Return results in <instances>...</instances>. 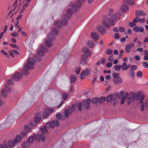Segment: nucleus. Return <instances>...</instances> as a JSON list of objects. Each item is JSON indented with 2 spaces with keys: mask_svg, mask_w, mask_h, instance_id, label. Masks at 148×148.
<instances>
[{
  "mask_svg": "<svg viewBox=\"0 0 148 148\" xmlns=\"http://www.w3.org/2000/svg\"><path fill=\"white\" fill-rule=\"evenodd\" d=\"M36 123L34 121H31L29 122V124L32 126H34L36 125Z\"/></svg>",
  "mask_w": 148,
  "mask_h": 148,
  "instance_id": "obj_58",
  "label": "nucleus"
},
{
  "mask_svg": "<svg viewBox=\"0 0 148 148\" xmlns=\"http://www.w3.org/2000/svg\"><path fill=\"white\" fill-rule=\"evenodd\" d=\"M73 13V12L71 8L68 9L66 11V17L69 19L71 17V15Z\"/></svg>",
  "mask_w": 148,
  "mask_h": 148,
  "instance_id": "obj_16",
  "label": "nucleus"
},
{
  "mask_svg": "<svg viewBox=\"0 0 148 148\" xmlns=\"http://www.w3.org/2000/svg\"><path fill=\"white\" fill-rule=\"evenodd\" d=\"M134 30L136 32H143L144 31V29L143 27H139L138 26H136L134 28Z\"/></svg>",
  "mask_w": 148,
  "mask_h": 148,
  "instance_id": "obj_19",
  "label": "nucleus"
},
{
  "mask_svg": "<svg viewBox=\"0 0 148 148\" xmlns=\"http://www.w3.org/2000/svg\"><path fill=\"white\" fill-rule=\"evenodd\" d=\"M21 137L19 135H17L16 136V138L14 139V141L15 143H19L21 142L22 140Z\"/></svg>",
  "mask_w": 148,
  "mask_h": 148,
  "instance_id": "obj_20",
  "label": "nucleus"
},
{
  "mask_svg": "<svg viewBox=\"0 0 148 148\" xmlns=\"http://www.w3.org/2000/svg\"><path fill=\"white\" fill-rule=\"evenodd\" d=\"M49 115V113L48 112H44L43 113L42 117L43 118H45Z\"/></svg>",
  "mask_w": 148,
  "mask_h": 148,
  "instance_id": "obj_43",
  "label": "nucleus"
},
{
  "mask_svg": "<svg viewBox=\"0 0 148 148\" xmlns=\"http://www.w3.org/2000/svg\"><path fill=\"white\" fill-rule=\"evenodd\" d=\"M128 96V93L127 92L125 93L123 97L122 98V99L121 101V104H123L124 103L125 98H127Z\"/></svg>",
  "mask_w": 148,
  "mask_h": 148,
  "instance_id": "obj_25",
  "label": "nucleus"
},
{
  "mask_svg": "<svg viewBox=\"0 0 148 148\" xmlns=\"http://www.w3.org/2000/svg\"><path fill=\"white\" fill-rule=\"evenodd\" d=\"M137 68V66L135 65H132L131 66V70L134 71Z\"/></svg>",
  "mask_w": 148,
  "mask_h": 148,
  "instance_id": "obj_50",
  "label": "nucleus"
},
{
  "mask_svg": "<svg viewBox=\"0 0 148 148\" xmlns=\"http://www.w3.org/2000/svg\"><path fill=\"white\" fill-rule=\"evenodd\" d=\"M55 26L58 27L60 28L61 27V24L60 23V21H57L54 24Z\"/></svg>",
  "mask_w": 148,
  "mask_h": 148,
  "instance_id": "obj_38",
  "label": "nucleus"
},
{
  "mask_svg": "<svg viewBox=\"0 0 148 148\" xmlns=\"http://www.w3.org/2000/svg\"><path fill=\"white\" fill-rule=\"evenodd\" d=\"M47 111L48 112V113H51L54 110V109L52 108H47L46 109Z\"/></svg>",
  "mask_w": 148,
  "mask_h": 148,
  "instance_id": "obj_45",
  "label": "nucleus"
},
{
  "mask_svg": "<svg viewBox=\"0 0 148 148\" xmlns=\"http://www.w3.org/2000/svg\"><path fill=\"white\" fill-rule=\"evenodd\" d=\"M48 51L47 48L44 45L40 46V49L38 51V53L40 56H43L45 52Z\"/></svg>",
  "mask_w": 148,
  "mask_h": 148,
  "instance_id": "obj_6",
  "label": "nucleus"
},
{
  "mask_svg": "<svg viewBox=\"0 0 148 148\" xmlns=\"http://www.w3.org/2000/svg\"><path fill=\"white\" fill-rule=\"evenodd\" d=\"M136 16H145L146 15V14L144 12V11L142 10H138L136 11L135 12Z\"/></svg>",
  "mask_w": 148,
  "mask_h": 148,
  "instance_id": "obj_15",
  "label": "nucleus"
},
{
  "mask_svg": "<svg viewBox=\"0 0 148 148\" xmlns=\"http://www.w3.org/2000/svg\"><path fill=\"white\" fill-rule=\"evenodd\" d=\"M111 78V76L110 75H108L105 77V79L107 80H110Z\"/></svg>",
  "mask_w": 148,
  "mask_h": 148,
  "instance_id": "obj_53",
  "label": "nucleus"
},
{
  "mask_svg": "<svg viewBox=\"0 0 148 148\" xmlns=\"http://www.w3.org/2000/svg\"><path fill=\"white\" fill-rule=\"evenodd\" d=\"M132 95L131 94V95H129V96L128 97V99H127V103L128 105H129L131 103V102L132 100Z\"/></svg>",
  "mask_w": 148,
  "mask_h": 148,
  "instance_id": "obj_39",
  "label": "nucleus"
},
{
  "mask_svg": "<svg viewBox=\"0 0 148 148\" xmlns=\"http://www.w3.org/2000/svg\"><path fill=\"white\" fill-rule=\"evenodd\" d=\"M87 45L89 47L92 48L94 45V42L90 40L87 42Z\"/></svg>",
  "mask_w": 148,
  "mask_h": 148,
  "instance_id": "obj_26",
  "label": "nucleus"
},
{
  "mask_svg": "<svg viewBox=\"0 0 148 148\" xmlns=\"http://www.w3.org/2000/svg\"><path fill=\"white\" fill-rule=\"evenodd\" d=\"M82 51L85 53H88L89 51V49L87 47H84L82 49Z\"/></svg>",
  "mask_w": 148,
  "mask_h": 148,
  "instance_id": "obj_40",
  "label": "nucleus"
},
{
  "mask_svg": "<svg viewBox=\"0 0 148 148\" xmlns=\"http://www.w3.org/2000/svg\"><path fill=\"white\" fill-rule=\"evenodd\" d=\"M138 17L136 16L135 17V18L133 20V22L134 23H136L138 21Z\"/></svg>",
  "mask_w": 148,
  "mask_h": 148,
  "instance_id": "obj_61",
  "label": "nucleus"
},
{
  "mask_svg": "<svg viewBox=\"0 0 148 148\" xmlns=\"http://www.w3.org/2000/svg\"><path fill=\"white\" fill-rule=\"evenodd\" d=\"M126 3H128L130 5H133L134 3V1L135 0H125Z\"/></svg>",
  "mask_w": 148,
  "mask_h": 148,
  "instance_id": "obj_31",
  "label": "nucleus"
},
{
  "mask_svg": "<svg viewBox=\"0 0 148 148\" xmlns=\"http://www.w3.org/2000/svg\"><path fill=\"white\" fill-rule=\"evenodd\" d=\"M112 52L111 49H108L106 51V53L108 55H110L112 53Z\"/></svg>",
  "mask_w": 148,
  "mask_h": 148,
  "instance_id": "obj_51",
  "label": "nucleus"
},
{
  "mask_svg": "<svg viewBox=\"0 0 148 148\" xmlns=\"http://www.w3.org/2000/svg\"><path fill=\"white\" fill-rule=\"evenodd\" d=\"M88 56L85 54H82L81 56V60H80V63L83 65H84L86 64V60L87 59Z\"/></svg>",
  "mask_w": 148,
  "mask_h": 148,
  "instance_id": "obj_11",
  "label": "nucleus"
},
{
  "mask_svg": "<svg viewBox=\"0 0 148 148\" xmlns=\"http://www.w3.org/2000/svg\"><path fill=\"white\" fill-rule=\"evenodd\" d=\"M101 64H104L106 62V60L104 58H102L100 60Z\"/></svg>",
  "mask_w": 148,
  "mask_h": 148,
  "instance_id": "obj_56",
  "label": "nucleus"
},
{
  "mask_svg": "<svg viewBox=\"0 0 148 148\" xmlns=\"http://www.w3.org/2000/svg\"><path fill=\"white\" fill-rule=\"evenodd\" d=\"M114 37L115 38L117 39L119 38L120 37V36L119 35V34L117 33H116L114 36Z\"/></svg>",
  "mask_w": 148,
  "mask_h": 148,
  "instance_id": "obj_57",
  "label": "nucleus"
},
{
  "mask_svg": "<svg viewBox=\"0 0 148 148\" xmlns=\"http://www.w3.org/2000/svg\"><path fill=\"white\" fill-rule=\"evenodd\" d=\"M35 138V135H32L30 136L28 139V140L27 141V142H28L29 143H29H32Z\"/></svg>",
  "mask_w": 148,
  "mask_h": 148,
  "instance_id": "obj_24",
  "label": "nucleus"
},
{
  "mask_svg": "<svg viewBox=\"0 0 148 148\" xmlns=\"http://www.w3.org/2000/svg\"><path fill=\"white\" fill-rule=\"evenodd\" d=\"M35 63V61L33 58H29L27 63H26L23 66V69L21 71L22 73L25 75L29 74V72L28 70L34 68Z\"/></svg>",
  "mask_w": 148,
  "mask_h": 148,
  "instance_id": "obj_3",
  "label": "nucleus"
},
{
  "mask_svg": "<svg viewBox=\"0 0 148 148\" xmlns=\"http://www.w3.org/2000/svg\"><path fill=\"white\" fill-rule=\"evenodd\" d=\"M60 124L59 121L56 120L55 121H53L51 122H48L43 128H40L38 134L36 135V138L37 140L40 142L41 140L44 141L45 140V137L44 136L45 132H47V130L46 129V127L47 128H53L55 126H58Z\"/></svg>",
  "mask_w": 148,
  "mask_h": 148,
  "instance_id": "obj_1",
  "label": "nucleus"
},
{
  "mask_svg": "<svg viewBox=\"0 0 148 148\" xmlns=\"http://www.w3.org/2000/svg\"><path fill=\"white\" fill-rule=\"evenodd\" d=\"M129 25L131 27L134 26L136 25V23L133 22H130L129 23Z\"/></svg>",
  "mask_w": 148,
  "mask_h": 148,
  "instance_id": "obj_54",
  "label": "nucleus"
},
{
  "mask_svg": "<svg viewBox=\"0 0 148 148\" xmlns=\"http://www.w3.org/2000/svg\"><path fill=\"white\" fill-rule=\"evenodd\" d=\"M98 101V98L97 97L94 98L92 100V103H93L95 104Z\"/></svg>",
  "mask_w": 148,
  "mask_h": 148,
  "instance_id": "obj_44",
  "label": "nucleus"
},
{
  "mask_svg": "<svg viewBox=\"0 0 148 148\" xmlns=\"http://www.w3.org/2000/svg\"><path fill=\"white\" fill-rule=\"evenodd\" d=\"M8 146H7V145H5L1 144L0 145V148H8Z\"/></svg>",
  "mask_w": 148,
  "mask_h": 148,
  "instance_id": "obj_64",
  "label": "nucleus"
},
{
  "mask_svg": "<svg viewBox=\"0 0 148 148\" xmlns=\"http://www.w3.org/2000/svg\"><path fill=\"white\" fill-rule=\"evenodd\" d=\"M120 16V13H115L109 14L108 16H105L103 18L102 24L106 28H109L110 25L112 26L114 25V21L119 19Z\"/></svg>",
  "mask_w": 148,
  "mask_h": 148,
  "instance_id": "obj_2",
  "label": "nucleus"
},
{
  "mask_svg": "<svg viewBox=\"0 0 148 148\" xmlns=\"http://www.w3.org/2000/svg\"><path fill=\"white\" fill-rule=\"evenodd\" d=\"M143 73L140 71H139L137 73L136 75L138 77H142Z\"/></svg>",
  "mask_w": 148,
  "mask_h": 148,
  "instance_id": "obj_52",
  "label": "nucleus"
},
{
  "mask_svg": "<svg viewBox=\"0 0 148 148\" xmlns=\"http://www.w3.org/2000/svg\"><path fill=\"white\" fill-rule=\"evenodd\" d=\"M91 36L93 40H98L99 38V34L96 32H93L91 34Z\"/></svg>",
  "mask_w": 148,
  "mask_h": 148,
  "instance_id": "obj_13",
  "label": "nucleus"
},
{
  "mask_svg": "<svg viewBox=\"0 0 148 148\" xmlns=\"http://www.w3.org/2000/svg\"><path fill=\"white\" fill-rule=\"evenodd\" d=\"M108 60L110 62H112L113 61L114 59L112 56H109L108 59Z\"/></svg>",
  "mask_w": 148,
  "mask_h": 148,
  "instance_id": "obj_62",
  "label": "nucleus"
},
{
  "mask_svg": "<svg viewBox=\"0 0 148 148\" xmlns=\"http://www.w3.org/2000/svg\"><path fill=\"white\" fill-rule=\"evenodd\" d=\"M121 67V65L118 66L117 65H116L114 66V68L116 71L119 72L120 70Z\"/></svg>",
  "mask_w": 148,
  "mask_h": 148,
  "instance_id": "obj_30",
  "label": "nucleus"
},
{
  "mask_svg": "<svg viewBox=\"0 0 148 148\" xmlns=\"http://www.w3.org/2000/svg\"><path fill=\"white\" fill-rule=\"evenodd\" d=\"M29 143L28 142H26L25 143H24L23 145L22 148H27L26 146H27V147H28L29 146Z\"/></svg>",
  "mask_w": 148,
  "mask_h": 148,
  "instance_id": "obj_46",
  "label": "nucleus"
},
{
  "mask_svg": "<svg viewBox=\"0 0 148 148\" xmlns=\"http://www.w3.org/2000/svg\"><path fill=\"white\" fill-rule=\"evenodd\" d=\"M55 39V37L52 36L51 34H49L45 41V45L48 47H51L53 45V41Z\"/></svg>",
  "mask_w": 148,
  "mask_h": 148,
  "instance_id": "obj_4",
  "label": "nucleus"
},
{
  "mask_svg": "<svg viewBox=\"0 0 148 148\" xmlns=\"http://www.w3.org/2000/svg\"><path fill=\"white\" fill-rule=\"evenodd\" d=\"M81 3L79 0H77L76 1V3L73 5L72 7L74 10L76 11L78 10L81 7Z\"/></svg>",
  "mask_w": 148,
  "mask_h": 148,
  "instance_id": "obj_8",
  "label": "nucleus"
},
{
  "mask_svg": "<svg viewBox=\"0 0 148 148\" xmlns=\"http://www.w3.org/2000/svg\"><path fill=\"white\" fill-rule=\"evenodd\" d=\"M97 29L101 34H104L106 32L104 27L101 25L98 26Z\"/></svg>",
  "mask_w": 148,
  "mask_h": 148,
  "instance_id": "obj_18",
  "label": "nucleus"
},
{
  "mask_svg": "<svg viewBox=\"0 0 148 148\" xmlns=\"http://www.w3.org/2000/svg\"><path fill=\"white\" fill-rule=\"evenodd\" d=\"M124 94V91H122L120 92L118 94V97L119 99H121L124 96H123Z\"/></svg>",
  "mask_w": 148,
  "mask_h": 148,
  "instance_id": "obj_35",
  "label": "nucleus"
},
{
  "mask_svg": "<svg viewBox=\"0 0 148 148\" xmlns=\"http://www.w3.org/2000/svg\"><path fill=\"white\" fill-rule=\"evenodd\" d=\"M69 111L68 110L66 109L65 111V114L66 117H68L69 116Z\"/></svg>",
  "mask_w": 148,
  "mask_h": 148,
  "instance_id": "obj_49",
  "label": "nucleus"
},
{
  "mask_svg": "<svg viewBox=\"0 0 148 148\" xmlns=\"http://www.w3.org/2000/svg\"><path fill=\"white\" fill-rule=\"evenodd\" d=\"M134 44L132 43L127 44L125 47V51L127 53H129L131 50L132 48L134 47Z\"/></svg>",
  "mask_w": 148,
  "mask_h": 148,
  "instance_id": "obj_10",
  "label": "nucleus"
},
{
  "mask_svg": "<svg viewBox=\"0 0 148 148\" xmlns=\"http://www.w3.org/2000/svg\"><path fill=\"white\" fill-rule=\"evenodd\" d=\"M58 30L55 28H53L51 31V33L50 34H52V36H53L55 37V36L58 33Z\"/></svg>",
  "mask_w": 148,
  "mask_h": 148,
  "instance_id": "obj_23",
  "label": "nucleus"
},
{
  "mask_svg": "<svg viewBox=\"0 0 148 148\" xmlns=\"http://www.w3.org/2000/svg\"><path fill=\"white\" fill-rule=\"evenodd\" d=\"M122 69L123 70H126L127 69V64L126 62H123L122 65Z\"/></svg>",
  "mask_w": 148,
  "mask_h": 148,
  "instance_id": "obj_34",
  "label": "nucleus"
},
{
  "mask_svg": "<svg viewBox=\"0 0 148 148\" xmlns=\"http://www.w3.org/2000/svg\"><path fill=\"white\" fill-rule=\"evenodd\" d=\"M114 97H113L112 95H110L108 96L106 98V101L108 102H110L112 99L114 100Z\"/></svg>",
  "mask_w": 148,
  "mask_h": 148,
  "instance_id": "obj_29",
  "label": "nucleus"
},
{
  "mask_svg": "<svg viewBox=\"0 0 148 148\" xmlns=\"http://www.w3.org/2000/svg\"><path fill=\"white\" fill-rule=\"evenodd\" d=\"M14 141L12 140H9L8 142V146L10 148H11L13 147L15 145V144Z\"/></svg>",
  "mask_w": 148,
  "mask_h": 148,
  "instance_id": "obj_22",
  "label": "nucleus"
},
{
  "mask_svg": "<svg viewBox=\"0 0 148 148\" xmlns=\"http://www.w3.org/2000/svg\"><path fill=\"white\" fill-rule=\"evenodd\" d=\"M112 76L113 77V81L114 84H117L122 83L123 79L119 76V73H114L112 75Z\"/></svg>",
  "mask_w": 148,
  "mask_h": 148,
  "instance_id": "obj_5",
  "label": "nucleus"
},
{
  "mask_svg": "<svg viewBox=\"0 0 148 148\" xmlns=\"http://www.w3.org/2000/svg\"><path fill=\"white\" fill-rule=\"evenodd\" d=\"M90 72V70L88 69H86L84 71H83L81 73V78L83 79V77L84 76H87L88 75Z\"/></svg>",
  "mask_w": 148,
  "mask_h": 148,
  "instance_id": "obj_14",
  "label": "nucleus"
},
{
  "mask_svg": "<svg viewBox=\"0 0 148 148\" xmlns=\"http://www.w3.org/2000/svg\"><path fill=\"white\" fill-rule=\"evenodd\" d=\"M56 117L58 119L60 120L61 118V114L60 113H59L56 115Z\"/></svg>",
  "mask_w": 148,
  "mask_h": 148,
  "instance_id": "obj_59",
  "label": "nucleus"
},
{
  "mask_svg": "<svg viewBox=\"0 0 148 148\" xmlns=\"http://www.w3.org/2000/svg\"><path fill=\"white\" fill-rule=\"evenodd\" d=\"M63 98L64 100H65L68 98V94L66 93H64L63 94Z\"/></svg>",
  "mask_w": 148,
  "mask_h": 148,
  "instance_id": "obj_47",
  "label": "nucleus"
},
{
  "mask_svg": "<svg viewBox=\"0 0 148 148\" xmlns=\"http://www.w3.org/2000/svg\"><path fill=\"white\" fill-rule=\"evenodd\" d=\"M7 82V84H5V87L7 89H8V92H10V89L8 86V85H14V82L13 81H12V80L9 79L8 80V81Z\"/></svg>",
  "mask_w": 148,
  "mask_h": 148,
  "instance_id": "obj_12",
  "label": "nucleus"
},
{
  "mask_svg": "<svg viewBox=\"0 0 148 148\" xmlns=\"http://www.w3.org/2000/svg\"><path fill=\"white\" fill-rule=\"evenodd\" d=\"M138 21L139 22L143 23L145 22V19L144 18H140L138 19Z\"/></svg>",
  "mask_w": 148,
  "mask_h": 148,
  "instance_id": "obj_55",
  "label": "nucleus"
},
{
  "mask_svg": "<svg viewBox=\"0 0 148 148\" xmlns=\"http://www.w3.org/2000/svg\"><path fill=\"white\" fill-rule=\"evenodd\" d=\"M60 22L61 25L64 26H65L68 23L67 20L66 19H63Z\"/></svg>",
  "mask_w": 148,
  "mask_h": 148,
  "instance_id": "obj_28",
  "label": "nucleus"
},
{
  "mask_svg": "<svg viewBox=\"0 0 148 148\" xmlns=\"http://www.w3.org/2000/svg\"><path fill=\"white\" fill-rule=\"evenodd\" d=\"M143 66L145 67L148 68V64L146 62H145L143 63Z\"/></svg>",
  "mask_w": 148,
  "mask_h": 148,
  "instance_id": "obj_60",
  "label": "nucleus"
},
{
  "mask_svg": "<svg viewBox=\"0 0 148 148\" xmlns=\"http://www.w3.org/2000/svg\"><path fill=\"white\" fill-rule=\"evenodd\" d=\"M25 131L27 132H29L31 129V127L28 125H26L24 127Z\"/></svg>",
  "mask_w": 148,
  "mask_h": 148,
  "instance_id": "obj_36",
  "label": "nucleus"
},
{
  "mask_svg": "<svg viewBox=\"0 0 148 148\" xmlns=\"http://www.w3.org/2000/svg\"><path fill=\"white\" fill-rule=\"evenodd\" d=\"M128 8L127 6L124 4L122 5L121 7V11L123 12H127Z\"/></svg>",
  "mask_w": 148,
  "mask_h": 148,
  "instance_id": "obj_21",
  "label": "nucleus"
},
{
  "mask_svg": "<svg viewBox=\"0 0 148 148\" xmlns=\"http://www.w3.org/2000/svg\"><path fill=\"white\" fill-rule=\"evenodd\" d=\"M142 91H139L137 95H136V99L138 100H140V103H142L145 97V95L144 94H142Z\"/></svg>",
  "mask_w": 148,
  "mask_h": 148,
  "instance_id": "obj_7",
  "label": "nucleus"
},
{
  "mask_svg": "<svg viewBox=\"0 0 148 148\" xmlns=\"http://www.w3.org/2000/svg\"><path fill=\"white\" fill-rule=\"evenodd\" d=\"M75 106L73 105H72L71 107H69V111L70 114H71L75 111Z\"/></svg>",
  "mask_w": 148,
  "mask_h": 148,
  "instance_id": "obj_27",
  "label": "nucleus"
},
{
  "mask_svg": "<svg viewBox=\"0 0 148 148\" xmlns=\"http://www.w3.org/2000/svg\"><path fill=\"white\" fill-rule=\"evenodd\" d=\"M112 63H110V62H109V63H108L106 64V66L108 68H109V67H111L112 66Z\"/></svg>",
  "mask_w": 148,
  "mask_h": 148,
  "instance_id": "obj_63",
  "label": "nucleus"
},
{
  "mask_svg": "<svg viewBox=\"0 0 148 148\" xmlns=\"http://www.w3.org/2000/svg\"><path fill=\"white\" fill-rule=\"evenodd\" d=\"M77 79V76L75 75H73L71 76V81L72 83H74Z\"/></svg>",
  "mask_w": 148,
  "mask_h": 148,
  "instance_id": "obj_33",
  "label": "nucleus"
},
{
  "mask_svg": "<svg viewBox=\"0 0 148 148\" xmlns=\"http://www.w3.org/2000/svg\"><path fill=\"white\" fill-rule=\"evenodd\" d=\"M106 99L105 97H101L99 99H98V102L102 104L105 101Z\"/></svg>",
  "mask_w": 148,
  "mask_h": 148,
  "instance_id": "obj_37",
  "label": "nucleus"
},
{
  "mask_svg": "<svg viewBox=\"0 0 148 148\" xmlns=\"http://www.w3.org/2000/svg\"><path fill=\"white\" fill-rule=\"evenodd\" d=\"M81 69V68L80 67H76L75 69V71L76 73L78 75L79 74Z\"/></svg>",
  "mask_w": 148,
  "mask_h": 148,
  "instance_id": "obj_42",
  "label": "nucleus"
},
{
  "mask_svg": "<svg viewBox=\"0 0 148 148\" xmlns=\"http://www.w3.org/2000/svg\"><path fill=\"white\" fill-rule=\"evenodd\" d=\"M11 35L14 37H16L19 35L18 34L15 32H14L13 33H11Z\"/></svg>",
  "mask_w": 148,
  "mask_h": 148,
  "instance_id": "obj_48",
  "label": "nucleus"
},
{
  "mask_svg": "<svg viewBox=\"0 0 148 148\" xmlns=\"http://www.w3.org/2000/svg\"><path fill=\"white\" fill-rule=\"evenodd\" d=\"M22 77V75L20 74L18 72H17L16 73L14 76H12V79L18 81L20 79H21Z\"/></svg>",
  "mask_w": 148,
  "mask_h": 148,
  "instance_id": "obj_9",
  "label": "nucleus"
},
{
  "mask_svg": "<svg viewBox=\"0 0 148 148\" xmlns=\"http://www.w3.org/2000/svg\"><path fill=\"white\" fill-rule=\"evenodd\" d=\"M34 121L36 123H38L41 121V118L39 116H36L34 118Z\"/></svg>",
  "mask_w": 148,
  "mask_h": 148,
  "instance_id": "obj_32",
  "label": "nucleus"
},
{
  "mask_svg": "<svg viewBox=\"0 0 148 148\" xmlns=\"http://www.w3.org/2000/svg\"><path fill=\"white\" fill-rule=\"evenodd\" d=\"M8 89L5 87V88L2 89L1 91L2 96L4 97H5L7 96V92Z\"/></svg>",
  "mask_w": 148,
  "mask_h": 148,
  "instance_id": "obj_17",
  "label": "nucleus"
},
{
  "mask_svg": "<svg viewBox=\"0 0 148 148\" xmlns=\"http://www.w3.org/2000/svg\"><path fill=\"white\" fill-rule=\"evenodd\" d=\"M129 75L131 77H134L135 76V73L133 71L131 70L129 73Z\"/></svg>",
  "mask_w": 148,
  "mask_h": 148,
  "instance_id": "obj_41",
  "label": "nucleus"
}]
</instances>
